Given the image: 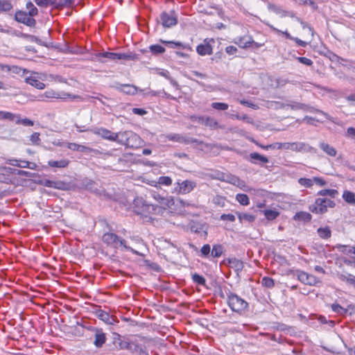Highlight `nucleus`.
<instances>
[{
    "instance_id": "e2e57ef3",
    "label": "nucleus",
    "mask_w": 355,
    "mask_h": 355,
    "mask_svg": "<svg viewBox=\"0 0 355 355\" xmlns=\"http://www.w3.org/2000/svg\"><path fill=\"white\" fill-rule=\"evenodd\" d=\"M132 113H134L135 114L143 116V115L146 114L147 113V112L145 110H144V109L133 108L132 109Z\"/></svg>"
},
{
    "instance_id": "69168bd1",
    "label": "nucleus",
    "mask_w": 355,
    "mask_h": 355,
    "mask_svg": "<svg viewBox=\"0 0 355 355\" xmlns=\"http://www.w3.org/2000/svg\"><path fill=\"white\" fill-rule=\"evenodd\" d=\"M79 152H83V153H91L92 151H94V150L89 147H87V146H83V145H80L79 146Z\"/></svg>"
},
{
    "instance_id": "7ed1b4c3",
    "label": "nucleus",
    "mask_w": 355,
    "mask_h": 355,
    "mask_svg": "<svg viewBox=\"0 0 355 355\" xmlns=\"http://www.w3.org/2000/svg\"><path fill=\"white\" fill-rule=\"evenodd\" d=\"M131 58V55L125 53L104 51L94 53L92 55L91 60L104 63L109 61H116L119 60H130Z\"/></svg>"
},
{
    "instance_id": "6e6552de",
    "label": "nucleus",
    "mask_w": 355,
    "mask_h": 355,
    "mask_svg": "<svg viewBox=\"0 0 355 355\" xmlns=\"http://www.w3.org/2000/svg\"><path fill=\"white\" fill-rule=\"evenodd\" d=\"M113 343L118 349H127L132 353L137 352L140 349V347L138 344L123 340L121 336L118 334H114Z\"/></svg>"
},
{
    "instance_id": "680f3d73",
    "label": "nucleus",
    "mask_w": 355,
    "mask_h": 355,
    "mask_svg": "<svg viewBox=\"0 0 355 355\" xmlns=\"http://www.w3.org/2000/svg\"><path fill=\"white\" fill-rule=\"evenodd\" d=\"M225 51L229 55H234L236 53L237 49L234 46H228L225 48Z\"/></svg>"
},
{
    "instance_id": "774afa93",
    "label": "nucleus",
    "mask_w": 355,
    "mask_h": 355,
    "mask_svg": "<svg viewBox=\"0 0 355 355\" xmlns=\"http://www.w3.org/2000/svg\"><path fill=\"white\" fill-rule=\"evenodd\" d=\"M347 136L352 138L355 137V128L352 127L348 128L347 130Z\"/></svg>"
},
{
    "instance_id": "f8f14e48",
    "label": "nucleus",
    "mask_w": 355,
    "mask_h": 355,
    "mask_svg": "<svg viewBox=\"0 0 355 355\" xmlns=\"http://www.w3.org/2000/svg\"><path fill=\"white\" fill-rule=\"evenodd\" d=\"M296 275L297 279L306 285L317 286L318 284L321 283V281L315 276L302 270H297Z\"/></svg>"
},
{
    "instance_id": "09e8293b",
    "label": "nucleus",
    "mask_w": 355,
    "mask_h": 355,
    "mask_svg": "<svg viewBox=\"0 0 355 355\" xmlns=\"http://www.w3.org/2000/svg\"><path fill=\"white\" fill-rule=\"evenodd\" d=\"M157 183L162 185L170 186L172 184V179L168 176H161L158 178Z\"/></svg>"
},
{
    "instance_id": "9d476101",
    "label": "nucleus",
    "mask_w": 355,
    "mask_h": 355,
    "mask_svg": "<svg viewBox=\"0 0 355 355\" xmlns=\"http://www.w3.org/2000/svg\"><path fill=\"white\" fill-rule=\"evenodd\" d=\"M175 191L179 194L185 195L191 193L197 186L195 181L186 180L182 182L178 181L176 183Z\"/></svg>"
},
{
    "instance_id": "338daca9",
    "label": "nucleus",
    "mask_w": 355,
    "mask_h": 355,
    "mask_svg": "<svg viewBox=\"0 0 355 355\" xmlns=\"http://www.w3.org/2000/svg\"><path fill=\"white\" fill-rule=\"evenodd\" d=\"M79 144H77L76 143H68L67 144V147L68 148H69L70 150H75V151H78L79 150Z\"/></svg>"
},
{
    "instance_id": "4be33fe9",
    "label": "nucleus",
    "mask_w": 355,
    "mask_h": 355,
    "mask_svg": "<svg viewBox=\"0 0 355 355\" xmlns=\"http://www.w3.org/2000/svg\"><path fill=\"white\" fill-rule=\"evenodd\" d=\"M227 262L229 266L233 268L236 272H239L243 269L244 266L243 261L236 258H229Z\"/></svg>"
},
{
    "instance_id": "bf43d9fd",
    "label": "nucleus",
    "mask_w": 355,
    "mask_h": 355,
    "mask_svg": "<svg viewBox=\"0 0 355 355\" xmlns=\"http://www.w3.org/2000/svg\"><path fill=\"white\" fill-rule=\"evenodd\" d=\"M191 120L194 122H196L198 123L204 124L205 120L206 119V116H192L191 117Z\"/></svg>"
},
{
    "instance_id": "a211bd4d",
    "label": "nucleus",
    "mask_w": 355,
    "mask_h": 355,
    "mask_svg": "<svg viewBox=\"0 0 355 355\" xmlns=\"http://www.w3.org/2000/svg\"><path fill=\"white\" fill-rule=\"evenodd\" d=\"M70 95L68 94H60L58 92H55L53 89H49L46 91L44 94L39 96V100L40 101H45L48 98H61V99H65L67 97L69 96Z\"/></svg>"
},
{
    "instance_id": "0eeeda50",
    "label": "nucleus",
    "mask_w": 355,
    "mask_h": 355,
    "mask_svg": "<svg viewBox=\"0 0 355 355\" xmlns=\"http://www.w3.org/2000/svg\"><path fill=\"white\" fill-rule=\"evenodd\" d=\"M284 146L285 150H291L296 153H306L316 151L313 147L305 142H284Z\"/></svg>"
},
{
    "instance_id": "39448f33",
    "label": "nucleus",
    "mask_w": 355,
    "mask_h": 355,
    "mask_svg": "<svg viewBox=\"0 0 355 355\" xmlns=\"http://www.w3.org/2000/svg\"><path fill=\"white\" fill-rule=\"evenodd\" d=\"M334 200L328 198H317L315 202L309 206V210L316 214H322L327 211V207H334Z\"/></svg>"
},
{
    "instance_id": "1a4fd4ad",
    "label": "nucleus",
    "mask_w": 355,
    "mask_h": 355,
    "mask_svg": "<svg viewBox=\"0 0 355 355\" xmlns=\"http://www.w3.org/2000/svg\"><path fill=\"white\" fill-rule=\"evenodd\" d=\"M134 204L135 212L145 217L152 214L156 209L153 205L146 204L141 198H136Z\"/></svg>"
},
{
    "instance_id": "a878e982",
    "label": "nucleus",
    "mask_w": 355,
    "mask_h": 355,
    "mask_svg": "<svg viewBox=\"0 0 355 355\" xmlns=\"http://www.w3.org/2000/svg\"><path fill=\"white\" fill-rule=\"evenodd\" d=\"M317 232L318 236L323 239H327L331 236V231L328 226L319 227Z\"/></svg>"
},
{
    "instance_id": "a18cd8bd",
    "label": "nucleus",
    "mask_w": 355,
    "mask_h": 355,
    "mask_svg": "<svg viewBox=\"0 0 355 355\" xmlns=\"http://www.w3.org/2000/svg\"><path fill=\"white\" fill-rule=\"evenodd\" d=\"M161 42H162L164 44H166L172 48L182 47L183 49H190L187 45H184L181 42H172V41H164L162 40Z\"/></svg>"
},
{
    "instance_id": "3c124183",
    "label": "nucleus",
    "mask_w": 355,
    "mask_h": 355,
    "mask_svg": "<svg viewBox=\"0 0 355 355\" xmlns=\"http://www.w3.org/2000/svg\"><path fill=\"white\" fill-rule=\"evenodd\" d=\"M211 107L217 110H227L229 107L228 104L225 103L215 102L211 103Z\"/></svg>"
},
{
    "instance_id": "9b49d317",
    "label": "nucleus",
    "mask_w": 355,
    "mask_h": 355,
    "mask_svg": "<svg viewBox=\"0 0 355 355\" xmlns=\"http://www.w3.org/2000/svg\"><path fill=\"white\" fill-rule=\"evenodd\" d=\"M160 21L164 27L170 28L177 24L178 15L174 10L163 12L160 15Z\"/></svg>"
},
{
    "instance_id": "cd10ccee",
    "label": "nucleus",
    "mask_w": 355,
    "mask_h": 355,
    "mask_svg": "<svg viewBox=\"0 0 355 355\" xmlns=\"http://www.w3.org/2000/svg\"><path fill=\"white\" fill-rule=\"evenodd\" d=\"M237 216L240 223H243V221L248 223H253L255 220L256 217L254 215L247 214V213H239L237 212Z\"/></svg>"
},
{
    "instance_id": "58836bf2",
    "label": "nucleus",
    "mask_w": 355,
    "mask_h": 355,
    "mask_svg": "<svg viewBox=\"0 0 355 355\" xmlns=\"http://www.w3.org/2000/svg\"><path fill=\"white\" fill-rule=\"evenodd\" d=\"M236 200L241 205L248 206L250 204V199L246 194L238 193L236 196Z\"/></svg>"
},
{
    "instance_id": "412c9836",
    "label": "nucleus",
    "mask_w": 355,
    "mask_h": 355,
    "mask_svg": "<svg viewBox=\"0 0 355 355\" xmlns=\"http://www.w3.org/2000/svg\"><path fill=\"white\" fill-rule=\"evenodd\" d=\"M106 341L105 334L102 329H96L94 344L96 347H101Z\"/></svg>"
},
{
    "instance_id": "ddd939ff",
    "label": "nucleus",
    "mask_w": 355,
    "mask_h": 355,
    "mask_svg": "<svg viewBox=\"0 0 355 355\" xmlns=\"http://www.w3.org/2000/svg\"><path fill=\"white\" fill-rule=\"evenodd\" d=\"M15 19L17 21L26 24L28 26L33 27L36 24V21L28 13L19 10L16 12Z\"/></svg>"
},
{
    "instance_id": "4c0bfd02",
    "label": "nucleus",
    "mask_w": 355,
    "mask_h": 355,
    "mask_svg": "<svg viewBox=\"0 0 355 355\" xmlns=\"http://www.w3.org/2000/svg\"><path fill=\"white\" fill-rule=\"evenodd\" d=\"M311 218V215L309 213L305 211H300L295 215V219L303 221H310Z\"/></svg>"
},
{
    "instance_id": "4468645a",
    "label": "nucleus",
    "mask_w": 355,
    "mask_h": 355,
    "mask_svg": "<svg viewBox=\"0 0 355 355\" xmlns=\"http://www.w3.org/2000/svg\"><path fill=\"white\" fill-rule=\"evenodd\" d=\"M40 79H43L38 73L31 72V75L25 78V82L31 86L35 87L38 89H43L45 88V84L40 81Z\"/></svg>"
},
{
    "instance_id": "c9c22d12",
    "label": "nucleus",
    "mask_w": 355,
    "mask_h": 355,
    "mask_svg": "<svg viewBox=\"0 0 355 355\" xmlns=\"http://www.w3.org/2000/svg\"><path fill=\"white\" fill-rule=\"evenodd\" d=\"M203 125L210 128L211 129H216L219 128L218 123L214 118L210 116H206Z\"/></svg>"
},
{
    "instance_id": "aec40b11",
    "label": "nucleus",
    "mask_w": 355,
    "mask_h": 355,
    "mask_svg": "<svg viewBox=\"0 0 355 355\" xmlns=\"http://www.w3.org/2000/svg\"><path fill=\"white\" fill-rule=\"evenodd\" d=\"M116 88L118 91L128 95H135L137 92V87L130 84H121L116 86Z\"/></svg>"
},
{
    "instance_id": "052dcab7",
    "label": "nucleus",
    "mask_w": 355,
    "mask_h": 355,
    "mask_svg": "<svg viewBox=\"0 0 355 355\" xmlns=\"http://www.w3.org/2000/svg\"><path fill=\"white\" fill-rule=\"evenodd\" d=\"M332 310L338 313H343L345 312V309L338 304H333L331 305Z\"/></svg>"
},
{
    "instance_id": "c85d7f7f",
    "label": "nucleus",
    "mask_w": 355,
    "mask_h": 355,
    "mask_svg": "<svg viewBox=\"0 0 355 355\" xmlns=\"http://www.w3.org/2000/svg\"><path fill=\"white\" fill-rule=\"evenodd\" d=\"M250 157L252 159V162L253 164H257V161H259L263 164H266L268 162V159L266 157L261 155L259 154L258 153H250Z\"/></svg>"
},
{
    "instance_id": "37998d69",
    "label": "nucleus",
    "mask_w": 355,
    "mask_h": 355,
    "mask_svg": "<svg viewBox=\"0 0 355 355\" xmlns=\"http://www.w3.org/2000/svg\"><path fill=\"white\" fill-rule=\"evenodd\" d=\"M263 212L266 218L269 220H274L279 216V213L275 210H264Z\"/></svg>"
},
{
    "instance_id": "bb28decb",
    "label": "nucleus",
    "mask_w": 355,
    "mask_h": 355,
    "mask_svg": "<svg viewBox=\"0 0 355 355\" xmlns=\"http://www.w3.org/2000/svg\"><path fill=\"white\" fill-rule=\"evenodd\" d=\"M96 315H97V317L100 320H103V322H105L107 324H112V323L113 319L110 315V314L107 312L105 311L98 310L96 312Z\"/></svg>"
},
{
    "instance_id": "a19ab883",
    "label": "nucleus",
    "mask_w": 355,
    "mask_h": 355,
    "mask_svg": "<svg viewBox=\"0 0 355 355\" xmlns=\"http://www.w3.org/2000/svg\"><path fill=\"white\" fill-rule=\"evenodd\" d=\"M343 198L347 202L355 204V194L353 192L349 191H345Z\"/></svg>"
},
{
    "instance_id": "e433bc0d",
    "label": "nucleus",
    "mask_w": 355,
    "mask_h": 355,
    "mask_svg": "<svg viewBox=\"0 0 355 355\" xmlns=\"http://www.w3.org/2000/svg\"><path fill=\"white\" fill-rule=\"evenodd\" d=\"M336 248L340 252L347 254H353L355 256V246L338 245Z\"/></svg>"
},
{
    "instance_id": "0e129e2a",
    "label": "nucleus",
    "mask_w": 355,
    "mask_h": 355,
    "mask_svg": "<svg viewBox=\"0 0 355 355\" xmlns=\"http://www.w3.org/2000/svg\"><path fill=\"white\" fill-rule=\"evenodd\" d=\"M313 183H315L320 186H324L326 184V182L322 178L318 177L313 178Z\"/></svg>"
},
{
    "instance_id": "c756f323",
    "label": "nucleus",
    "mask_w": 355,
    "mask_h": 355,
    "mask_svg": "<svg viewBox=\"0 0 355 355\" xmlns=\"http://www.w3.org/2000/svg\"><path fill=\"white\" fill-rule=\"evenodd\" d=\"M223 251L224 248L222 245H214L212 249L211 250V257L214 258H218L223 254Z\"/></svg>"
},
{
    "instance_id": "f3484780",
    "label": "nucleus",
    "mask_w": 355,
    "mask_h": 355,
    "mask_svg": "<svg viewBox=\"0 0 355 355\" xmlns=\"http://www.w3.org/2000/svg\"><path fill=\"white\" fill-rule=\"evenodd\" d=\"M94 133L96 135L101 136L102 138L107 139L111 141L117 142L119 137V132L114 133L107 129L103 128L97 129L96 130L94 131Z\"/></svg>"
},
{
    "instance_id": "7c9ffc66",
    "label": "nucleus",
    "mask_w": 355,
    "mask_h": 355,
    "mask_svg": "<svg viewBox=\"0 0 355 355\" xmlns=\"http://www.w3.org/2000/svg\"><path fill=\"white\" fill-rule=\"evenodd\" d=\"M69 164V161L68 159H60L59 161L50 160L48 162L49 166L51 167H57V168H65Z\"/></svg>"
},
{
    "instance_id": "f704fd0d",
    "label": "nucleus",
    "mask_w": 355,
    "mask_h": 355,
    "mask_svg": "<svg viewBox=\"0 0 355 355\" xmlns=\"http://www.w3.org/2000/svg\"><path fill=\"white\" fill-rule=\"evenodd\" d=\"M253 40L251 37H243L239 38V41L236 42L238 45L241 48H248L251 46Z\"/></svg>"
},
{
    "instance_id": "8fccbe9b",
    "label": "nucleus",
    "mask_w": 355,
    "mask_h": 355,
    "mask_svg": "<svg viewBox=\"0 0 355 355\" xmlns=\"http://www.w3.org/2000/svg\"><path fill=\"white\" fill-rule=\"evenodd\" d=\"M192 279L195 283H196L199 285H202V286L205 285V283H206L205 279L202 275H200L197 273H195L192 275Z\"/></svg>"
},
{
    "instance_id": "13d9d810",
    "label": "nucleus",
    "mask_w": 355,
    "mask_h": 355,
    "mask_svg": "<svg viewBox=\"0 0 355 355\" xmlns=\"http://www.w3.org/2000/svg\"><path fill=\"white\" fill-rule=\"evenodd\" d=\"M236 218L234 215L231 214H223L220 216V220H229L230 222H234Z\"/></svg>"
},
{
    "instance_id": "72a5a7b5",
    "label": "nucleus",
    "mask_w": 355,
    "mask_h": 355,
    "mask_svg": "<svg viewBox=\"0 0 355 355\" xmlns=\"http://www.w3.org/2000/svg\"><path fill=\"white\" fill-rule=\"evenodd\" d=\"M199 257L202 258H209L211 256V246L209 244H205L199 250Z\"/></svg>"
},
{
    "instance_id": "49530a36",
    "label": "nucleus",
    "mask_w": 355,
    "mask_h": 355,
    "mask_svg": "<svg viewBox=\"0 0 355 355\" xmlns=\"http://www.w3.org/2000/svg\"><path fill=\"white\" fill-rule=\"evenodd\" d=\"M262 286L266 287V288H272L275 286V282L274 280L268 277H264L262 278L261 282Z\"/></svg>"
},
{
    "instance_id": "2f4dec72",
    "label": "nucleus",
    "mask_w": 355,
    "mask_h": 355,
    "mask_svg": "<svg viewBox=\"0 0 355 355\" xmlns=\"http://www.w3.org/2000/svg\"><path fill=\"white\" fill-rule=\"evenodd\" d=\"M160 205L163 206L164 209H172L175 205V199L172 196L164 197Z\"/></svg>"
},
{
    "instance_id": "5701e85b",
    "label": "nucleus",
    "mask_w": 355,
    "mask_h": 355,
    "mask_svg": "<svg viewBox=\"0 0 355 355\" xmlns=\"http://www.w3.org/2000/svg\"><path fill=\"white\" fill-rule=\"evenodd\" d=\"M40 184L46 187H51L58 189H63L64 187V183L62 182L52 181L49 180H42L40 181Z\"/></svg>"
},
{
    "instance_id": "6ab92c4d",
    "label": "nucleus",
    "mask_w": 355,
    "mask_h": 355,
    "mask_svg": "<svg viewBox=\"0 0 355 355\" xmlns=\"http://www.w3.org/2000/svg\"><path fill=\"white\" fill-rule=\"evenodd\" d=\"M196 51L200 55H211L213 53V49L209 44L207 39L205 40L204 44H199L197 46Z\"/></svg>"
},
{
    "instance_id": "864d4df0",
    "label": "nucleus",
    "mask_w": 355,
    "mask_h": 355,
    "mask_svg": "<svg viewBox=\"0 0 355 355\" xmlns=\"http://www.w3.org/2000/svg\"><path fill=\"white\" fill-rule=\"evenodd\" d=\"M74 3L75 0H60L58 3L56 2L55 8L70 6Z\"/></svg>"
},
{
    "instance_id": "4d7b16f0",
    "label": "nucleus",
    "mask_w": 355,
    "mask_h": 355,
    "mask_svg": "<svg viewBox=\"0 0 355 355\" xmlns=\"http://www.w3.org/2000/svg\"><path fill=\"white\" fill-rule=\"evenodd\" d=\"M297 60L302 64H305L306 66H311L313 64V61L305 57H297Z\"/></svg>"
},
{
    "instance_id": "6e6d98bb",
    "label": "nucleus",
    "mask_w": 355,
    "mask_h": 355,
    "mask_svg": "<svg viewBox=\"0 0 355 355\" xmlns=\"http://www.w3.org/2000/svg\"><path fill=\"white\" fill-rule=\"evenodd\" d=\"M269 149H284V143L276 142L270 145H267L266 150Z\"/></svg>"
},
{
    "instance_id": "2eb2a0df",
    "label": "nucleus",
    "mask_w": 355,
    "mask_h": 355,
    "mask_svg": "<svg viewBox=\"0 0 355 355\" xmlns=\"http://www.w3.org/2000/svg\"><path fill=\"white\" fill-rule=\"evenodd\" d=\"M163 137H164L165 139H167L168 141H172L180 144H188L193 142V140L192 139L187 137L184 135L175 133H170L166 135H163Z\"/></svg>"
},
{
    "instance_id": "ea45409f",
    "label": "nucleus",
    "mask_w": 355,
    "mask_h": 355,
    "mask_svg": "<svg viewBox=\"0 0 355 355\" xmlns=\"http://www.w3.org/2000/svg\"><path fill=\"white\" fill-rule=\"evenodd\" d=\"M150 51L155 55L162 54L165 52V49L159 44H154L149 46Z\"/></svg>"
},
{
    "instance_id": "5fc2aeb1",
    "label": "nucleus",
    "mask_w": 355,
    "mask_h": 355,
    "mask_svg": "<svg viewBox=\"0 0 355 355\" xmlns=\"http://www.w3.org/2000/svg\"><path fill=\"white\" fill-rule=\"evenodd\" d=\"M30 141L33 145L38 146L40 144L41 139L40 138V133L34 132L30 137Z\"/></svg>"
},
{
    "instance_id": "603ef678",
    "label": "nucleus",
    "mask_w": 355,
    "mask_h": 355,
    "mask_svg": "<svg viewBox=\"0 0 355 355\" xmlns=\"http://www.w3.org/2000/svg\"><path fill=\"white\" fill-rule=\"evenodd\" d=\"M36 164L33 162H30L26 160H21L19 164V167L21 168H28L31 169H35L36 168Z\"/></svg>"
},
{
    "instance_id": "393cba45",
    "label": "nucleus",
    "mask_w": 355,
    "mask_h": 355,
    "mask_svg": "<svg viewBox=\"0 0 355 355\" xmlns=\"http://www.w3.org/2000/svg\"><path fill=\"white\" fill-rule=\"evenodd\" d=\"M320 148L328 155L335 157L336 155V150L328 144L322 142L320 144Z\"/></svg>"
},
{
    "instance_id": "20e7f679",
    "label": "nucleus",
    "mask_w": 355,
    "mask_h": 355,
    "mask_svg": "<svg viewBox=\"0 0 355 355\" xmlns=\"http://www.w3.org/2000/svg\"><path fill=\"white\" fill-rule=\"evenodd\" d=\"M228 305L233 311L244 313L248 309V303L239 295L230 293L228 295Z\"/></svg>"
},
{
    "instance_id": "dca6fc26",
    "label": "nucleus",
    "mask_w": 355,
    "mask_h": 355,
    "mask_svg": "<svg viewBox=\"0 0 355 355\" xmlns=\"http://www.w3.org/2000/svg\"><path fill=\"white\" fill-rule=\"evenodd\" d=\"M10 121H14L16 124H21L24 126H33L34 122L27 118L21 119L19 114H13L8 112L7 119Z\"/></svg>"
},
{
    "instance_id": "f03ea898",
    "label": "nucleus",
    "mask_w": 355,
    "mask_h": 355,
    "mask_svg": "<svg viewBox=\"0 0 355 355\" xmlns=\"http://www.w3.org/2000/svg\"><path fill=\"white\" fill-rule=\"evenodd\" d=\"M102 239L104 243L114 248L119 249L122 248L125 250L131 251L135 254H139L137 251L133 250L130 246H128L124 239L119 238L116 234L114 233L107 232L104 234Z\"/></svg>"
},
{
    "instance_id": "de8ad7c7",
    "label": "nucleus",
    "mask_w": 355,
    "mask_h": 355,
    "mask_svg": "<svg viewBox=\"0 0 355 355\" xmlns=\"http://www.w3.org/2000/svg\"><path fill=\"white\" fill-rule=\"evenodd\" d=\"M35 2L38 6L46 7L49 5H52L55 7L56 1L55 0H35Z\"/></svg>"
},
{
    "instance_id": "79ce46f5",
    "label": "nucleus",
    "mask_w": 355,
    "mask_h": 355,
    "mask_svg": "<svg viewBox=\"0 0 355 355\" xmlns=\"http://www.w3.org/2000/svg\"><path fill=\"white\" fill-rule=\"evenodd\" d=\"M338 194V193L336 189H323L318 193V195L319 196H329L331 198H335Z\"/></svg>"
},
{
    "instance_id": "f257e3e1",
    "label": "nucleus",
    "mask_w": 355,
    "mask_h": 355,
    "mask_svg": "<svg viewBox=\"0 0 355 355\" xmlns=\"http://www.w3.org/2000/svg\"><path fill=\"white\" fill-rule=\"evenodd\" d=\"M117 143L128 148H137L141 146L144 141L138 135L127 130L119 132Z\"/></svg>"
},
{
    "instance_id": "b1692460",
    "label": "nucleus",
    "mask_w": 355,
    "mask_h": 355,
    "mask_svg": "<svg viewBox=\"0 0 355 355\" xmlns=\"http://www.w3.org/2000/svg\"><path fill=\"white\" fill-rule=\"evenodd\" d=\"M338 278L347 284L355 287V276L349 273H341L338 275Z\"/></svg>"
},
{
    "instance_id": "c03bdc74",
    "label": "nucleus",
    "mask_w": 355,
    "mask_h": 355,
    "mask_svg": "<svg viewBox=\"0 0 355 355\" xmlns=\"http://www.w3.org/2000/svg\"><path fill=\"white\" fill-rule=\"evenodd\" d=\"M298 182L300 185H302L304 187L310 188L313 185V178L309 179V178H302L299 179Z\"/></svg>"
},
{
    "instance_id": "473e14b6",
    "label": "nucleus",
    "mask_w": 355,
    "mask_h": 355,
    "mask_svg": "<svg viewBox=\"0 0 355 355\" xmlns=\"http://www.w3.org/2000/svg\"><path fill=\"white\" fill-rule=\"evenodd\" d=\"M10 0H0V12H6L12 9Z\"/></svg>"
},
{
    "instance_id": "423d86ee",
    "label": "nucleus",
    "mask_w": 355,
    "mask_h": 355,
    "mask_svg": "<svg viewBox=\"0 0 355 355\" xmlns=\"http://www.w3.org/2000/svg\"><path fill=\"white\" fill-rule=\"evenodd\" d=\"M220 180L223 182L232 184L245 192H250L253 190L250 187L246 184L244 180L231 173H223Z\"/></svg>"
}]
</instances>
